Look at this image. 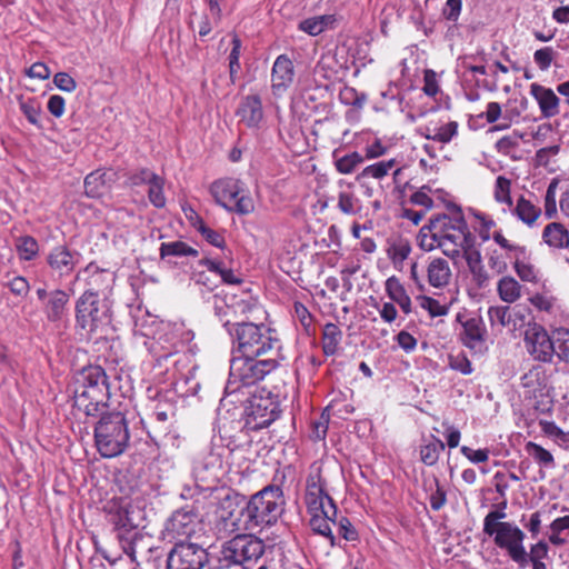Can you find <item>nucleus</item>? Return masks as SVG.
<instances>
[{
	"label": "nucleus",
	"instance_id": "1",
	"mask_svg": "<svg viewBox=\"0 0 569 569\" xmlns=\"http://www.w3.org/2000/svg\"><path fill=\"white\" fill-rule=\"evenodd\" d=\"M239 500L243 501L244 497L227 496L221 502L222 509L228 510V515H222L221 518L231 531L250 532L257 528L273 526L283 513L286 503L281 488L273 485L252 495L236 512L233 506H238Z\"/></svg>",
	"mask_w": 569,
	"mask_h": 569
},
{
	"label": "nucleus",
	"instance_id": "2",
	"mask_svg": "<svg viewBox=\"0 0 569 569\" xmlns=\"http://www.w3.org/2000/svg\"><path fill=\"white\" fill-rule=\"evenodd\" d=\"M128 489L120 487L121 496L111 501L106 510L108 520L117 531V538L123 552L136 562V541L141 538L137 529L146 521L147 498L144 490L133 480Z\"/></svg>",
	"mask_w": 569,
	"mask_h": 569
},
{
	"label": "nucleus",
	"instance_id": "3",
	"mask_svg": "<svg viewBox=\"0 0 569 569\" xmlns=\"http://www.w3.org/2000/svg\"><path fill=\"white\" fill-rule=\"evenodd\" d=\"M473 237L462 211L456 208L450 214L432 216L418 234L419 246L425 251L441 249L451 259L460 258V247Z\"/></svg>",
	"mask_w": 569,
	"mask_h": 569
},
{
	"label": "nucleus",
	"instance_id": "4",
	"mask_svg": "<svg viewBox=\"0 0 569 569\" xmlns=\"http://www.w3.org/2000/svg\"><path fill=\"white\" fill-rule=\"evenodd\" d=\"M231 337L232 349L244 357H283L277 331L264 323L227 320L223 323Z\"/></svg>",
	"mask_w": 569,
	"mask_h": 569
},
{
	"label": "nucleus",
	"instance_id": "5",
	"mask_svg": "<svg viewBox=\"0 0 569 569\" xmlns=\"http://www.w3.org/2000/svg\"><path fill=\"white\" fill-rule=\"evenodd\" d=\"M109 377L100 366H87L74 377L73 407L87 417H97L109 407Z\"/></svg>",
	"mask_w": 569,
	"mask_h": 569
},
{
	"label": "nucleus",
	"instance_id": "6",
	"mask_svg": "<svg viewBox=\"0 0 569 569\" xmlns=\"http://www.w3.org/2000/svg\"><path fill=\"white\" fill-rule=\"evenodd\" d=\"M100 419L94 427V442L99 453L104 458H113L129 446L130 433L124 415L120 411L99 413Z\"/></svg>",
	"mask_w": 569,
	"mask_h": 569
},
{
	"label": "nucleus",
	"instance_id": "7",
	"mask_svg": "<svg viewBox=\"0 0 569 569\" xmlns=\"http://www.w3.org/2000/svg\"><path fill=\"white\" fill-rule=\"evenodd\" d=\"M76 326L91 338L103 332L112 321L111 303L92 290H86L76 301Z\"/></svg>",
	"mask_w": 569,
	"mask_h": 569
},
{
	"label": "nucleus",
	"instance_id": "8",
	"mask_svg": "<svg viewBox=\"0 0 569 569\" xmlns=\"http://www.w3.org/2000/svg\"><path fill=\"white\" fill-rule=\"evenodd\" d=\"M210 193L216 202L230 212L246 216L254 211V202L246 183L237 178L216 180L210 186Z\"/></svg>",
	"mask_w": 569,
	"mask_h": 569
},
{
	"label": "nucleus",
	"instance_id": "9",
	"mask_svg": "<svg viewBox=\"0 0 569 569\" xmlns=\"http://www.w3.org/2000/svg\"><path fill=\"white\" fill-rule=\"evenodd\" d=\"M284 357H244L234 356L230 363V379L227 389L231 383L239 381L242 386H252L262 380L267 375L274 371Z\"/></svg>",
	"mask_w": 569,
	"mask_h": 569
},
{
	"label": "nucleus",
	"instance_id": "10",
	"mask_svg": "<svg viewBox=\"0 0 569 569\" xmlns=\"http://www.w3.org/2000/svg\"><path fill=\"white\" fill-rule=\"evenodd\" d=\"M247 425L258 430L267 428L281 415L279 396L266 388L257 389L246 401Z\"/></svg>",
	"mask_w": 569,
	"mask_h": 569
},
{
	"label": "nucleus",
	"instance_id": "11",
	"mask_svg": "<svg viewBox=\"0 0 569 569\" xmlns=\"http://www.w3.org/2000/svg\"><path fill=\"white\" fill-rule=\"evenodd\" d=\"M266 552V543L252 533H238L223 543L221 555L226 560L246 567L247 563L257 562Z\"/></svg>",
	"mask_w": 569,
	"mask_h": 569
},
{
	"label": "nucleus",
	"instance_id": "12",
	"mask_svg": "<svg viewBox=\"0 0 569 569\" xmlns=\"http://www.w3.org/2000/svg\"><path fill=\"white\" fill-rule=\"evenodd\" d=\"M166 562L167 569H203L209 555L199 543L180 540L169 551Z\"/></svg>",
	"mask_w": 569,
	"mask_h": 569
},
{
	"label": "nucleus",
	"instance_id": "13",
	"mask_svg": "<svg viewBox=\"0 0 569 569\" xmlns=\"http://www.w3.org/2000/svg\"><path fill=\"white\" fill-rule=\"evenodd\" d=\"M486 535L492 537L495 545L505 550L513 562H525L523 540L526 535L516 523L505 522Z\"/></svg>",
	"mask_w": 569,
	"mask_h": 569
},
{
	"label": "nucleus",
	"instance_id": "14",
	"mask_svg": "<svg viewBox=\"0 0 569 569\" xmlns=\"http://www.w3.org/2000/svg\"><path fill=\"white\" fill-rule=\"evenodd\" d=\"M527 352L536 361L551 362L556 353V339L550 337L547 330L538 325H529L523 337Z\"/></svg>",
	"mask_w": 569,
	"mask_h": 569
},
{
	"label": "nucleus",
	"instance_id": "15",
	"mask_svg": "<svg viewBox=\"0 0 569 569\" xmlns=\"http://www.w3.org/2000/svg\"><path fill=\"white\" fill-rule=\"evenodd\" d=\"M200 526L194 507L186 506L172 512L166 520L163 531L172 539H188Z\"/></svg>",
	"mask_w": 569,
	"mask_h": 569
},
{
	"label": "nucleus",
	"instance_id": "16",
	"mask_svg": "<svg viewBox=\"0 0 569 569\" xmlns=\"http://www.w3.org/2000/svg\"><path fill=\"white\" fill-rule=\"evenodd\" d=\"M81 253L67 244L53 247L46 257V263L53 277L59 279L69 277L78 266Z\"/></svg>",
	"mask_w": 569,
	"mask_h": 569
},
{
	"label": "nucleus",
	"instance_id": "17",
	"mask_svg": "<svg viewBox=\"0 0 569 569\" xmlns=\"http://www.w3.org/2000/svg\"><path fill=\"white\" fill-rule=\"evenodd\" d=\"M458 320L462 326V331L460 332V340L462 345L473 352H483L487 349L486 340L488 333L482 318L475 316L462 321L461 316L458 315Z\"/></svg>",
	"mask_w": 569,
	"mask_h": 569
},
{
	"label": "nucleus",
	"instance_id": "18",
	"mask_svg": "<svg viewBox=\"0 0 569 569\" xmlns=\"http://www.w3.org/2000/svg\"><path fill=\"white\" fill-rule=\"evenodd\" d=\"M295 67L287 54H280L273 62L271 70V89L273 94H281L293 82Z\"/></svg>",
	"mask_w": 569,
	"mask_h": 569
},
{
	"label": "nucleus",
	"instance_id": "19",
	"mask_svg": "<svg viewBox=\"0 0 569 569\" xmlns=\"http://www.w3.org/2000/svg\"><path fill=\"white\" fill-rule=\"evenodd\" d=\"M70 295L62 289L49 292V299L44 302L43 312L50 322H62L69 315Z\"/></svg>",
	"mask_w": 569,
	"mask_h": 569
},
{
	"label": "nucleus",
	"instance_id": "20",
	"mask_svg": "<svg viewBox=\"0 0 569 569\" xmlns=\"http://www.w3.org/2000/svg\"><path fill=\"white\" fill-rule=\"evenodd\" d=\"M221 467L220 456L211 451L194 459L192 472L197 481L208 482L217 479Z\"/></svg>",
	"mask_w": 569,
	"mask_h": 569
},
{
	"label": "nucleus",
	"instance_id": "21",
	"mask_svg": "<svg viewBox=\"0 0 569 569\" xmlns=\"http://www.w3.org/2000/svg\"><path fill=\"white\" fill-rule=\"evenodd\" d=\"M178 337L177 332L171 331L161 336L158 341L151 345L150 351L159 366L183 348L184 345Z\"/></svg>",
	"mask_w": 569,
	"mask_h": 569
},
{
	"label": "nucleus",
	"instance_id": "22",
	"mask_svg": "<svg viewBox=\"0 0 569 569\" xmlns=\"http://www.w3.org/2000/svg\"><path fill=\"white\" fill-rule=\"evenodd\" d=\"M237 116L249 128H256L263 119L262 102L258 94H250L241 100Z\"/></svg>",
	"mask_w": 569,
	"mask_h": 569
},
{
	"label": "nucleus",
	"instance_id": "23",
	"mask_svg": "<svg viewBox=\"0 0 569 569\" xmlns=\"http://www.w3.org/2000/svg\"><path fill=\"white\" fill-rule=\"evenodd\" d=\"M338 515L337 506L333 499H329V508L325 512L312 513L310 518L311 529L326 538L331 545L335 543V536L332 535L331 525H336V517Z\"/></svg>",
	"mask_w": 569,
	"mask_h": 569
},
{
	"label": "nucleus",
	"instance_id": "24",
	"mask_svg": "<svg viewBox=\"0 0 569 569\" xmlns=\"http://www.w3.org/2000/svg\"><path fill=\"white\" fill-rule=\"evenodd\" d=\"M530 94L537 100L543 118L548 119L558 114L560 100L550 88L532 83Z\"/></svg>",
	"mask_w": 569,
	"mask_h": 569
},
{
	"label": "nucleus",
	"instance_id": "25",
	"mask_svg": "<svg viewBox=\"0 0 569 569\" xmlns=\"http://www.w3.org/2000/svg\"><path fill=\"white\" fill-rule=\"evenodd\" d=\"M542 240L555 249L569 248V230L560 222L548 223L542 231Z\"/></svg>",
	"mask_w": 569,
	"mask_h": 569
},
{
	"label": "nucleus",
	"instance_id": "26",
	"mask_svg": "<svg viewBox=\"0 0 569 569\" xmlns=\"http://www.w3.org/2000/svg\"><path fill=\"white\" fill-rule=\"evenodd\" d=\"M428 281L435 288H442L449 283L451 270L447 260L442 258L433 259L427 269Z\"/></svg>",
	"mask_w": 569,
	"mask_h": 569
},
{
	"label": "nucleus",
	"instance_id": "27",
	"mask_svg": "<svg viewBox=\"0 0 569 569\" xmlns=\"http://www.w3.org/2000/svg\"><path fill=\"white\" fill-rule=\"evenodd\" d=\"M337 22L336 14H323L302 20L299 29L310 36H318L327 29L333 28Z\"/></svg>",
	"mask_w": 569,
	"mask_h": 569
},
{
	"label": "nucleus",
	"instance_id": "28",
	"mask_svg": "<svg viewBox=\"0 0 569 569\" xmlns=\"http://www.w3.org/2000/svg\"><path fill=\"white\" fill-rule=\"evenodd\" d=\"M512 213L528 227H533L538 218L541 216V209L521 196L517 200Z\"/></svg>",
	"mask_w": 569,
	"mask_h": 569
},
{
	"label": "nucleus",
	"instance_id": "29",
	"mask_svg": "<svg viewBox=\"0 0 569 569\" xmlns=\"http://www.w3.org/2000/svg\"><path fill=\"white\" fill-rule=\"evenodd\" d=\"M342 340L341 329L332 322L325 325L322 329V350L326 356H333Z\"/></svg>",
	"mask_w": 569,
	"mask_h": 569
},
{
	"label": "nucleus",
	"instance_id": "30",
	"mask_svg": "<svg viewBox=\"0 0 569 569\" xmlns=\"http://www.w3.org/2000/svg\"><path fill=\"white\" fill-rule=\"evenodd\" d=\"M445 448V443L438 437L431 435L429 440L420 447L421 461L427 466L436 465Z\"/></svg>",
	"mask_w": 569,
	"mask_h": 569
},
{
	"label": "nucleus",
	"instance_id": "31",
	"mask_svg": "<svg viewBox=\"0 0 569 569\" xmlns=\"http://www.w3.org/2000/svg\"><path fill=\"white\" fill-rule=\"evenodd\" d=\"M106 176L99 170L89 173L84 179V193L90 198L101 197L108 189Z\"/></svg>",
	"mask_w": 569,
	"mask_h": 569
},
{
	"label": "nucleus",
	"instance_id": "32",
	"mask_svg": "<svg viewBox=\"0 0 569 569\" xmlns=\"http://www.w3.org/2000/svg\"><path fill=\"white\" fill-rule=\"evenodd\" d=\"M161 259L167 257H197L198 250L190 247L188 243L177 240L172 242H162L159 248Z\"/></svg>",
	"mask_w": 569,
	"mask_h": 569
},
{
	"label": "nucleus",
	"instance_id": "33",
	"mask_svg": "<svg viewBox=\"0 0 569 569\" xmlns=\"http://www.w3.org/2000/svg\"><path fill=\"white\" fill-rule=\"evenodd\" d=\"M387 252L395 268L401 269L403 261L409 257L411 252V244L409 240L399 238L390 243Z\"/></svg>",
	"mask_w": 569,
	"mask_h": 569
},
{
	"label": "nucleus",
	"instance_id": "34",
	"mask_svg": "<svg viewBox=\"0 0 569 569\" xmlns=\"http://www.w3.org/2000/svg\"><path fill=\"white\" fill-rule=\"evenodd\" d=\"M395 166V159L376 162L366 167L359 174H357L356 181L361 182L366 178L382 179Z\"/></svg>",
	"mask_w": 569,
	"mask_h": 569
},
{
	"label": "nucleus",
	"instance_id": "35",
	"mask_svg": "<svg viewBox=\"0 0 569 569\" xmlns=\"http://www.w3.org/2000/svg\"><path fill=\"white\" fill-rule=\"evenodd\" d=\"M363 161L365 157L357 151L347 153L340 158L335 156V167L341 174L353 173L363 163Z\"/></svg>",
	"mask_w": 569,
	"mask_h": 569
},
{
	"label": "nucleus",
	"instance_id": "36",
	"mask_svg": "<svg viewBox=\"0 0 569 569\" xmlns=\"http://www.w3.org/2000/svg\"><path fill=\"white\" fill-rule=\"evenodd\" d=\"M498 293L502 301L512 303L520 298V284L512 277H503L498 282Z\"/></svg>",
	"mask_w": 569,
	"mask_h": 569
},
{
	"label": "nucleus",
	"instance_id": "37",
	"mask_svg": "<svg viewBox=\"0 0 569 569\" xmlns=\"http://www.w3.org/2000/svg\"><path fill=\"white\" fill-rule=\"evenodd\" d=\"M19 107L23 116L28 119V121L38 127L41 128V113L42 108L41 103L36 98H28V99H19Z\"/></svg>",
	"mask_w": 569,
	"mask_h": 569
},
{
	"label": "nucleus",
	"instance_id": "38",
	"mask_svg": "<svg viewBox=\"0 0 569 569\" xmlns=\"http://www.w3.org/2000/svg\"><path fill=\"white\" fill-rule=\"evenodd\" d=\"M16 249L21 260H33L39 253L38 241L31 236H21L16 240Z\"/></svg>",
	"mask_w": 569,
	"mask_h": 569
},
{
	"label": "nucleus",
	"instance_id": "39",
	"mask_svg": "<svg viewBox=\"0 0 569 569\" xmlns=\"http://www.w3.org/2000/svg\"><path fill=\"white\" fill-rule=\"evenodd\" d=\"M460 257L466 260L468 268L483 264L481 252L476 246V236L469 238L463 247H460Z\"/></svg>",
	"mask_w": 569,
	"mask_h": 569
},
{
	"label": "nucleus",
	"instance_id": "40",
	"mask_svg": "<svg viewBox=\"0 0 569 569\" xmlns=\"http://www.w3.org/2000/svg\"><path fill=\"white\" fill-rule=\"evenodd\" d=\"M337 207L347 216H355L361 210L360 200L352 192L347 191L339 192Z\"/></svg>",
	"mask_w": 569,
	"mask_h": 569
},
{
	"label": "nucleus",
	"instance_id": "41",
	"mask_svg": "<svg viewBox=\"0 0 569 569\" xmlns=\"http://www.w3.org/2000/svg\"><path fill=\"white\" fill-rule=\"evenodd\" d=\"M526 256H510L513 258V268L522 281L537 282V272L535 267L526 261Z\"/></svg>",
	"mask_w": 569,
	"mask_h": 569
},
{
	"label": "nucleus",
	"instance_id": "42",
	"mask_svg": "<svg viewBox=\"0 0 569 569\" xmlns=\"http://www.w3.org/2000/svg\"><path fill=\"white\" fill-rule=\"evenodd\" d=\"M488 318L492 328L498 326L500 329L509 326L511 321V310L508 306H493L488 309Z\"/></svg>",
	"mask_w": 569,
	"mask_h": 569
},
{
	"label": "nucleus",
	"instance_id": "43",
	"mask_svg": "<svg viewBox=\"0 0 569 569\" xmlns=\"http://www.w3.org/2000/svg\"><path fill=\"white\" fill-rule=\"evenodd\" d=\"M164 179L159 174L152 182L149 184L148 189V199L158 209H161L166 206V197L163 192Z\"/></svg>",
	"mask_w": 569,
	"mask_h": 569
},
{
	"label": "nucleus",
	"instance_id": "44",
	"mask_svg": "<svg viewBox=\"0 0 569 569\" xmlns=\"http://www.w3.org/2000/svg\"><path fill=\"white\" fill-rule=\"evenodd\" d=\"M511 181L505 176H498L495 183L493 198L499 203L512 206Z\"/></svg>",
	"mask_w": 569,
	"mask_h": 569
},
{
	"label": "nucleus",
	"instance_id": "45",
	"mask_svg": "<svg viewBox=\"0 0 569 569\" xmlns=\"http://www.w3.org/2000/svg\"><path fill=\"white\" fill-rule=\"evenodd\" d=\"M457 134L458 123L456 121H450L441 127H433L432 136H428V139L441 143H449Z\"/></svg>",
	"mask_w": 569,
	"mask_h": 569
},
{
	"label": "nucleus",
	"instance_id": "46",
	"mask_svg": "<svg viewBox=\"0 0 569 569\" xmlns=\"http://www.w3.org/2000/svg\"><path fill=\"white\" fill-rule=\"evenodd\" d=\"M526 451L529 456H531L540 466L546 468H552L555 466V460L552 455L542 448L540 445L529 441L526 445Z\"/></svg>",
	"mask_w": 569,
	"mask_h": 569
},
{
	"label": "nucleus",
	"instance_id": "47",
	"mask_svg": "<svg viewBox=\"0 0 569 569\" xmlns=\"http://www.w3.org/2000/svg\"><path fill=\"white\" fill-rule=\"evenodd\" d=\"M556 339V353L562 361L569 363V329L557 328L553 330Z\"/></svg>",
	"mask_w": 569,
	"mask_h": 569
},
{
	"label": "nucleus",
	"instance_id": "48",
	"mask_svg": "<svg viewBox=\"0 0 569 569\" xmlns=\"http://www.w3.org/2000/svg\"><path fill=\"white\" fill-rule=\"evenodd\" d=\"M549 547L546 541L540 540L537 543L532 545L530 551L527 552L525 550V562L517 563L519 568H526L530 562L542 561L548 557Z\"/></svg>",
	"mask_w": 569,
	"mask_h": 569
},
{
	"label": "nucleus",
	"instance_id": "49",
	"mask_svg": "<svg viewBox=\"0 0 569 569\" xmlns=\"http://www.w3.org/2000/svg\"><path fill=\"white\" fill-rule=\"evenodd\" d=\"M158 174L148 168L132 170L127 174V184L130 187H139L150 184Z\"/></svg>",
	"mask_w": 569,
	"mask_h": 569
},
{
	"label": "nucleus",
	"instance_id": "50",
	"mask_svg": "<svg viewBox=\"0 0 569 569\" xmlns=\"http://www.w3.org/2000/svg\"><path fill=\"white\" fill-rule=\"evenodd\" d=\"M493 241L503 250H506L510 256H526L527 248L525 246H519L511 243L501 232V230H497L492 233Z\"/></svg>",
	"mask_w": 569,
	"mask_h": 569
},
{
	"label": "nucleus",
	"instance_id": "51",
	"mask_svg": "<svg viewBox=\"0 0 569 569\" xmlns=\"http://www.w3.org/2000/svg\"><path fill=\"white\" fill-rule=\"evenodd\" d=\"M507 507V501H503L500 505V509L491 510L483 519V533L489 532L493 529L499 528L500 525H505L506 521H501V519L506 518L505 508Z\"/></svg>",
	"mask_w": 569,
	"mask_h": 569
},
{
	"label": "nucleus",
	"instance_id": "52",
	"mask_svg": "<svg viewBox=\"0 0 569 569\" xmlns=\"http://www.w3.org/2000/svg\"><path fill=\"white\" fill-rule=\"evenodd\" d=\"M557 187H558V180L552 179L547 188V191H546L545 216L548 219H552L557 216V200H556Z\"/></svg>",
	"mask_w": 569,
	"mask_h": 569
},
{
	"label": "nucleus",
	"instance_id": "53",
	"mask_svg": "<svg viewBox=\"0 0 569 569\" xmlns=\"http://www.w3.org/2000/svg\"><path fill=\"white\" fill-rule=\"evenodd\" d=\"M385 287L388 297L395 302H398L403 298L408 297L406 289L403 288L399 279L395 276L386 280Z\"/></svg>",
	"mask_w": 569,
	"mask_h": 569
},
{
	"label": "nucleus",
	"instance_id": "54",
	"mask_svg": "<svg viewBox=\"0 0 569 569\" xmlns=\"http://www.w3.org/2000/svg\"><path fill=\"white\" fill-rule=\"evenodd\" d=\"M329 499H332L329 495H306V503L308 511L312 513L325 512L329 508Z\"/></svg>",
	"mask_w": 569,
	"mask_h": 569
},
{
	"label": "nucleus",
	"instance_id": "55",
	"mask_svg": "<svg viewBox=\"0 0 569 569\" xmlns=\"http://www.w3.org/2000/svg\"><path fill=\"white\" fill-rule=\"evenodd\" d=\"M338 533L343 537L347 541L358 540V532L347 517H336V525Z\"/></svg>",
	"mask_w": 569,
	"mask_h": 569
},
{
	"label": "nucleus",
	"instance_id": "56",
	"mask_svg": "<svg viewBox=\"0 0 569 569\" xmlns=\"http://www.w3.org/2000/svg\"><path fill=\"white\" fill-rule=\"evenodd\" d=\"M198 223L199 226L197 231L206 239L207 242L217 248H223L226 241L221 233L209 228L206 223H200L199 221Z\"/></svg>",
	"mask_w": 569,
	"mask_h": 569
},
{
	"label": "nucleus",
	"instance_id": "57",
	"mask_svg": "<svg viewBox=\"0 0 569 569\" xmlns=\"http://www.w3.org/2000/svg\"><path fill=\"white\" fill-rule=\"evenodd\" d=\"M555 50L551 47H545L541 49H538L533 53V60L536 64L539 67L540 70L545 71L548 70L553 61L555 58Z\"/></svg>",
	"mask_w": 569,
	"mask_h": 569
},
{
	"label": "nucleus",
	"instance_id": "58",
	"mask_svg": "<svg viewBox=\"0 0 569 569\" xmlns=\"http://www.w3.org/2000/svg\"><path fill=\"white\" fill-rule=\"evenodd\" d=\"M449 367L462 375H470L473 371L471 361L465 353H458L449 357Z\"/></svg>",
	"mask_w": 569,
	"mask_h": 569
},
{
	"label": "nucleus",
	"instance_id": "59",
	"mask_svg": "<svg viewBox=\"0 0 569 569\" xmlns=\"http://www.w3.org/2000/svg\"><path fill=\"white\" fill-rule=\"evenodd\" d=\"M420 305L425 310L429 312L432 318L445 316L449 311L447 306L441 305L438 300L431 297H422Z\"/></svg>",
	"mask_w": 569,
	"mask_h": 569
},
{
	"label": "nucleus",
	"instance_id": "60",
	"mask_svg": "<svg viewBox=\"0 0 569 569\" xmlns=\"http://www.w3.org/2000/svg\"><path fill=\"white\" fill-rule=\"evenodd\" d=\"M330 415L328 413V408H326L318 421L312 423V438L315 440H323L327 436L328 425H329Z\"/></svg>",
	"mask_w": 569,
	"mask_h": 569
},
{
	"label": "nucleus",
	"instance_id": "61",
	"mask_svg": "<svg viewBox=\"0 0 569 569\" xmlns=\"http://www.w3.org/2000/svg\"><path fill=\"white\" fill-rule=\"evenodd\" d=\"M468 269L471 273L472 282L476 284V287L478 289H483L489 286L490 276L483 264L468 268Z\"/></svg>",
	"mask_w": 569,
	"mask_h": 569
},
{
	"label": "nucleus",
	"instance_id": "62",
	"mask_svg": "<svg viewBox=\"0 0 569 569\" xmlns=\"http://www.w3.org/2000/svg\"><path fill=\"white\" fill-rule=\"evenodd\" d=\"M475 217L480 222L479 237L486 242L491 238L490 229L496 226V222L492 218L481 212L475 213Z\"/></svg>",
	"mask_w": 569,
	"mask_h": 569
},
{
	"label": "nucleus",
	"instance_id": "63",
	"mask_svg": "<svg viewBox=\"0 0 569 569\" xmlns=\"http://www.w3.org/2000/svg\"><path fill=\"white\" fill-rule=\"evenodd\" d=\"M488 264L492 271L498 274L505 273L508 270V263L503 256L497 250H492L488 256Z\"/></svg>",
	"mask_w": 569,
	"mask_h": 569
},
{
	"label": "nucleus",
	"instance_id": "64",
	"mask_svg": "<svg viewBox=\"0 0 569 569\" xmlns=\"http://www.w3.org/2000/svg\"><path fill=\"white\" fill-rule=\"evenodd\" d=\"M54 84L62 91L72 92L77 88V82L67 72H58L53 77Z\"/></svg>",
	"mask_w": 569,
	"mask_h": 569
}]
</instances>
